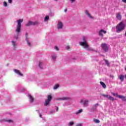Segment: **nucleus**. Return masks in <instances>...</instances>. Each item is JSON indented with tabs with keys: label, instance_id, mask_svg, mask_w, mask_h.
Masks as SVG:
<instances>
[{
	"label": "nucleus",
	"instance_id": "f257e3e1",
	"mask_svg": "<svg viewBox=\"0 0 126 126\" xmlns=\"http://www.w3.org/2000/svg\"><path fill=\"white\" fill-rule=\"evenodd\" d=\"M23 22V19H20L17 20V25L16 26L15 32L16 33H17V34L13 36V40H16V41H17V40L19 39V33H20V31H21V23Z\"/></svg>",
	"mask_w": 126,
	"mask_h": 126
},
{
	"label": "nucleus",
	"instance_id": "f03ea898",
	"mask_svg": "<svg viewBox=\"0 0 126 126\" xmlns=\"http://www.w3.org/2000/svg\"><path fill=\"white\" fill-rule=\"evenodd\" d=\"M80 46H82L84 49H86L87 51H92L94 50L91 47H89V45L87 44V37L83 36L82 41L79 42Z\"/></svg>",
	"mask_w": 126,
	"mask_h": 126
},
{
	"label": "nucleus",
	"instance_id": "7ed1b4c3",
	"mask_svg": "<svg viewBox=\"0 0 126 126\" xmlns=\"http://www.w3.org/2000/svg\"><path fill=\"white\" fill-rule=\"evenodd\" d=\"M126 27V24L124 22H121L118 24L116 28L117 33H121L122 31L125 30Z\"/></svg>",
	"mask_w": 126,
	"mask_h": 126
},
{
	"label": "nucleus",
	"instance_id": "20e7f679",
	"mask_svg": "<svg viewBox=\"0 0 126 126\" xmlns=\"http://www.w3.org/2000/svg\"><path fill=\"white\" fill-rule=\"evenodd\" d=\"M89 99L86 98H82L81 99L80 103L81 105H83V107H86L89 106Z\"/></svg>",
	"mask_w": 126,
	"mask_h": 126
},
{
	"label": "nucleus",
	"instance_id": "39448f33",
	"mask_svg": "<svg viewBox=\"0 0 126 126\" xmlns=\"http://www.w3.org/2000/svg\"><path fill=\"white\" fill-rule=\"evenodd\" d=\"M101 48L104 52H107L109 51V47L106 43H102L101 44Z\"/></svg>",
	"mask_w": 126,
	"mask_h": 126
},
{
	"label": "nucleus",
	"instance_id": "423d86ee",
	"mask_svg": "<svg viewBox=\"0 0 126 126\" xmlns=\"http://www.w3.org/2000/svg\"><path fill=\"white\" fill-rule=\"evenodd\" d=\"M39 24V22L35 21V22H32L31 21H29L28 23L26 25V26H31V25H37Z\"/></svg>",
	"mask_w": 126,
	"mask_h": 126
},
{
	"label": "nucleus",
	"instance_id": "0eeeda50",
	"mask_svg": "<svg viewBox=\"0 0 126 126\" xmlns=\"http://www.w3.org/2000/svg\"><path fill=\"white\" fill-rule=\"evenodd\" d=\"M51 100H52V95H48L47 100L45 101L44 103V105L48 106V105H50V102H51Z\"/></svg>",
	"mask_w": 126,
	"mask_h": 126
},
{
	"label": "nucleus",
	"instance_id": "6e6552de",
	"mask_svg": "<svg viewBox=\"0 0 126 126\" xmlns=\"http://www.w3.org/2000/svg\"><path fill=\"white\" fill-rule=\"evenodd\" d=\"M63 24L61 21H59L58 23L57 24V28H58V29L59 30H60L61 29H63Z\"/></svg>",
	"mask_w": 126,
	"mask_h": 126
},
{
	"label": "nucleus",
	"instance_id": "1a4fd4ad",
	"mask_svg": "<svg viewBox=\"0 0 126 126\" xmlns=\"http://www.w3.org/2000/svg\"><path fill=\"white\" fill-rule=\"evenodd\" d=\"M85 13L86 15H87L88 17L90 18V19H94V17L92 16V15H91V14H90V13H89L88 10H85Z\"/></svg>",
	"mask_w": 126,
	"mask_h": 126
},
{
	"label": "nucleus",
	"instance_id": "9d476101",
	"mask_svg": "<svg viewBox=\"0 0 126 126\" xmlns=\"http://www.w3.org/2000/svg\"><path fill=\"white\" fill-rule=\"evenodd\" d=\"M11 45L13 46L14 49H16L17 47V41L12 39L11 41Z\"/></svg>",
	"mask_w": 126,
	"mask_h": 126
},
{
	"label": "nucleus",
	"instance_id": "9b49d317",
	"mask_svg": "<svg viewBox=\"0 0 126 126\" xmlns=\"http://www.w3.org/2000/svg\"><path fill=\"white\" fill-rule=\"evenodd\" d=\"M14 72L16 73V74H18V75H20V76H23V74L21 73L20 72V71L19 70L15 69H14Z\"/></svg>",
	"mask_w": 126,
	"mask_h": 126
},
{
	"label": "nucleus",
	"instance_id": "f8f14e48",
	"mask_svg": "<svg viewBox=\"0 0 126 126\" xmlns=\"http://www.w3.org/2000/svg\"><path fill=\"white\" fill-rule=\"evenodd\" d=\"M103 34H106V33H107V31L103 30H101L99 32V36H100L101 37H103Z\"/></svg>",
	"mask_w": 126,
	"mask_h": 126
},
{
	"label": "nucleus",
	"instance_id": "ddd939ff",
	"mask_svg": "<svg viewBox=\"0 0 126 126\" xmlns=\"http://www.w3.org/2000/svg\"><path fill=\"white\" fill-rule=\"evenodd\" d=\"M116 18L118 19V20H122V15L121 14V13L118 12L116 14Z\"/></svg>",
	"mask_w": 126,
	"mask_h": 126
},
{
	"label": "nucleus",
	"instance_id": "4468645a",
	"mask_svg": "<svg viewBox=\"0 0 126 126\" xmlns=\"http://www.w3.org/2000/svg\"><path fill=\"white\" fill-rule=\"evenodd\" d=\"M57 100L61 101V100H69V97H59L58 98H57Z\"/></svg>",
	"mask_w": 126,
	"mask_h": 126
},
{
	"label": "nucleus",
	"instance_id": "2eb2a0df",
	"mask_svg": "<svg viewBox=\"0 0 126 126\" xmlns=\"http://www.w3.org/2000/svg\"><path fill=\"white\" fill-rule=\"evenodd\" d=\"M28 97L30 99V103H33V102H34V98H33V96H32V95H31V94H28Z\"/></svg>",
	"mask_w": 126,
	"mask_h": 126
},
{
	"label": "nucleus",
	"instance_id": "dca6fc26",
	"mask_svg": "<svg viewBox=\"0 0 126 126\" xmlns=\"http://www.w3.org/2000/svg\"><path fill=\"white\" fill-rule=\"evenodd\" d=\"M118 98H119V99H122V101H124V102H126V96L119 95L118 96Z\"/></svg>",
	"mask_w": 126,
	"mask_h": 126
},
{
	"label": "nucleus",
	"instance_id": "f3484780",
	"mask_svg": "<svg viewBox=\"0 0 126 126\" xmlns=\"http://www.w3.org/2000/svg\"><path fill=\"white\" fill-rule=\"evenodd\" d=\"M119 78L120 79V80L123 82L124 81V79L125 78V76L124 75H120L119 76Z\"/></svg>",
	"mask_w": 126,
	"mask_h": 126
},
{
	"label": "nucleus",
	"instance_id": "a211bd4d",
	"mask_svg": "<svg viewBox=\"0 0 126 126\" xmlns=\"http://www.w3.org/2000/svg\"><path fill=\"white\" fill-rule=\"evenodd\" d=\"M26 41H27L28 46H29V47H31V43H30L29 41H28V38H27V33L26 34Z\"/></svg>",
	"mask_w": 126,
	"mask_h": 126
},
{
	"label": "nucleus",
	"instance_id": "6ab92c4d",
	"mask_svg": "<svg viewBox=\"0 0 126 126\" xmlns=\"http://www.w3.org/2000/svg\"><path fill=\"white\" fill-rule=\"evenodd\" d=\"M99 106V103H96L93 106V110H96L97 109V107Z\"/></svg>",
	"mask_w": 126,
	"mask_h": 126
},
{
	"label": "nucleus",
	"instance_id": "aec40b11",
	"mask_svg": "<svg viewBox=\"0 0 126 126\" xmlns=\"http://www.w3.org/2000/svg\"><path fill=\"white\" fill-rule=\"evenodd\" d=\"M57 59V54H53L52 56V61H56Z\"/></svg>",
	"mask_w": 126,
	"mask_h": 126
},
{
	"label": "nucleus",
	"instance_id": "412c9836",
	"mask_svg": "<svg viewBox=\"0 0 126 126\" xmlns=\"http://www.w3.org/2000/svg\"><path fill=\"white\" fill-rule=\"evenodd\" d=\"M100 83L103 88H104V89H106V84H105V83L103 82H100Z\"/></svg>",
	"mask_w": 126,
	"mask_h": 126
},
{
	"label": "nucleus",
	"instance_id": "4be33fe9",
	"mask_svg": "<svg viewBox=\"0 0 126 126\" xmlns=\"http://www.w3.org/2000/svg\"><path fill=\"white\" fill-rule=\"evenodd\" d=\"M109 100H110V101H115V100H116V99H115V98H114L113 96L109 95Z\"/></svg>",
	"mask_w": 126,
	"mask_h": 126
},
{
	"label": "nucleus",
	"instance_id": "5701e85b",
	"mask_svg": "<svg viewBox=\"0 0 126 126\" xmlns=\"http://www.w3.org/2000/svg\"><path fill=\"white\" fill-rule=\"evenodd\" d=\"M83 111V110L82 109H80L75 113V114L78 115V114H81V113H82Z\"/></svg>",
	"mask_w": 126,
	"mask_h": 126
},
{
	"label": "nucleus",
	"instance_id": "b1692460",
	"mask_svg": "<svg viewBox=\"0 0 126 126\" xmlns=\"http://www.w3.org/2000/svg\"><path fill=\"white\" fill-rule=\"evenodd\" d=\"M94 123H95V124H99L100 123V120L98 119H94Z\"/></svg>",
	"mask_w": 126,
	"mask_h": 126
},
{
	"label": "nucleus",
	"instance_id": "393cba45",
	"mask_svg": "<svg viewBox=\"0 0 126 126\" xmlns=\"http://www.w3.org/2000/svg\"><path fill=\"white\" fill-rule=\"evenodd\" d=\"M42 64H43L42 62H39V66L40 68H41V69H43V66H42Z\"/></svg>",
	"mask_w": 126,
	"mask_h": 126
},
{
	"label": "nucleus",
	"instance_id": "a878e982",
	"mask_svg": "<svg viewBox=\"0 0 126 126\" xmlns=\"http://www.w3.org/2000/svg\"><path fill=\"white\" fill-rule=\"evenodd\" d=\"M73 125H74V122H70L68 124V126H72Z\"/></svg>",
	"mask_w": 126,
	"mask_h": 126
},
{
	"label": "nucleus",
	"instance_id": "bb28decb",
	"mask_svg": "<svg viewBox=\"0 0 126 126\" xmlns=\"http://www.w3.org/2000/svg\"><path fill=\"white\" fill-rule=\"evenodd\" d=\"M3 6H4V7H7V2H6V1H4L3 2Z\"/></svg>",
	"mask_w": 126,
	"mask_h": 126
},
{
	"label": "nucleus",
	"instance_id": "cd10ccee",
	"mask_svg": "<svg viewBox=\"0 0 126 126\" xmlns=\"http://www.w3.org/2000/svg\"><path fill=\"white\" fill-rule=\"evenodd\" d=\"M59 87H60V86L59 85H58V84L55 85L53 88V89L54 90H56L58 89V88Z\"/></svg>",
	"mask_w": 126,
	"mask_h": 126
},
{
	"label": "nucleus",
	"instance_id": "c85d7f7f",
	"mask_svg": "<svg viewBox=\"0 0 126 126\" xmlns=\"http://www.w3.org/2000/svg\"><path fill=\"white\" fill-rule=\"evenodd\" d=\"M106 64H107V66H110V63H109V61L108 60H104Z\"/></svg>",
	"mask_w": 126,
	"mask_h": 126
},
{
	"label": "nucleus",
	"instance_id": "c756f323",
	"mask_svg": "<svg viewBox=\"0 0 126 126\" xmlns=\"http://www.w3.org/2000/svg\"><path fill=\"white\" fill-rule=\"evenodd\" d=\"M49 20V16H46L45 17L44 21H48Z\"/></svg>",
	"mask_w": 126,
	"mask_h": 126
},
{
	"label": "nucleus",
	"instance_id": "7c9ffc66",
	"mask_svg": "<svg viewBox=\"0 0 126 126\" xmlns=\"http://www.w3.org/2000/svg\"><path fill=\"white\" fill-rule=\"evenodd\" d=\"M112 95H113V96H116V97H118L119 96H120V95L118 94H115L113 93H112Z\"/></svg>",
	"mask_w": 126,
	"mask_h": 126
},
{
	"label": "nucleus",
	"instance_id": "2f4dec72",
	"mask_svg": "<svg viewBox=\"0 0 126 126\" xmlns=\"http://www.w3.org/2000/svg\"><path fill=\"white\" fill-rule=\"evenodd\" d=\"M52 114H55V110H52L49 112L50 115H52Z\"/></svg>",
	"mask_w": 126,
	"mask_h": 126
},
{
	"label": "nucleus",
	"instance_id": "473e14b6",
	"mask_svg": "<svg viewBox=\"0 0 126 126\" xmlns=\"http://www.w3.org/2000/svg\"><path fill=\"white\" fill-rule=\"evenodd\" d=\"M7 123H13V121L11 120H7Z\"/></svg>",
	"mask_w": 126,
	"mask_h": 126
},
{
	"label": "nucleus",
	"instance_id": "72a5a7b5",
	"mask_svg": "<svg viewBox=\"0 0 126 126\" xmlns=\"http://www.w3.org/2000/svg\"><path fill=\"white\" fill-rule=\"evenodd\" d=\"M70 0L71 3H73V2H75V0Z\"/></svg>",
	"mask_w": 126,
	"mask_h": 126
},
{
	"label": "nucleus",
	"instance_id": "f704fd0d",
	"mask_svg": "<svg viewBox=\"0 0 126 126\" xmlns=\"http://www.w3.org/2000/svg\"><path fill=\"white\" fill-rule=\"evenodd\" d=\"M8 2L9 3H12V0H8Z\"/></svg>",
	"mask_w": 126,
	"mask_h": 126
},
{
	"label": "nucleus",
	"instance_id": "c9c22d12",
	"mask_svg": "<svg viewBox=\"0 0 126 126\" xmlns=\"http://www.w3.org/2000/svg\"><path fill=\"white\" fill-rule=\"evenodd\" d=\"M55 50H56V51H59V47H58V46H55Z\"/></svg>",
	"mask_w": 126,
	"mask_h": 126
},
{
	"label": "nucleus",
	"instance_id": "e433bc0d",
	"mask_svg": "<svg viewBox=\"0 0 126 126\" xmlns=\"http://www.w3.org/2000/svg\"><path fill=\"white\" fill-rule=\"evenodd\" d=\"M101 96H103V97H106L107 94H101Z\"/></svg>",
	"mask_w": 126,
	"mask_h": 126
},
{
	"label": "nucleus",
	"instance_id": "4c0bfd02",
	"mask_svg": "<svg viewBox=\"0 0 126 126\" xmlns=\"http://www.w3.org/2000/svg\"><path fill=\"white\" fill-rule=\"evenodd\" d=\"M109 97H110V95L107 94L106 96V98H107V99H109Z\"/></svg>",
	"mask_w": 126,
	"mask_h": 126
},
{
	"label": "nucleus",
	"instance_id": "58836bf2",
	"mask_svg": "<svg viewBox=\"0 0 126 126\" xmlns=\"http://www.w3.org/2000/svg\"><path fill=\"white\" fill-rule=\"evenodd\" d=\"M59 111V107H56V112H58Z\"/></svg>",
	"mask_w": 126,
	"mask_h": 126
},
{
	"label": "nucleus",
	"instance_id": "ea45409f",
	"mask_svg": "<svg viewBox=\"0 0 126 126\" xmlns=\"http://www.w3.org/2000/svg\"><path fill=\"white\" fill-rule=\"evenodd\" d=\"M123 2L126 3V0H122Z\"/></svg>",
	"mask_w": 126,
	"mask_h": 126
},
{
	"label": "nucleus",
	"instance_id": "a19ab883",
	"mask_svg": "<svg viewBox=\"0 0 126 126\" xmlns=\"http://www.w3.org/2000/svg\"><path fill=\"white\" fill-rule=\"evenodd\" d=\"M77 126H82V125H81V124H78Z\"/></svg>",
	"mask_w": 126,
	"mask_h": 126
},
{
	"label": "nucleus",
	"instance_id": "79ce46f5",
	"mask_svg": "<svg viewBox=\"0 0 126 126\" xmlns=\"http://www.w3.org/2000/svg\"><path fill=\"white\" fill-rule=\"evenodd\" d=\"M40 118H42V114L41 113L39 114Z\"/></svg>",
	"mask_w": 126,
	"mask_h": 126
},
{
	"label": "nucleus",
	"instance_id": "37998d69",
	"mask_svg": "<svg viewBox=\"0 0 126 126\" xmlns=\"http://www.w3.org/2000/svg\"><path fill=\"white\" fill-rule=\"evenodd\" d=\"M66 49L67 50H68V49H69V46H66Z\"/></svg>",
	"mask_w": 126,
	"mask_h": 126
},
{
	"label": "nucleus",
	"instance_id": "c03bdc74",
	"mask_svg": "<svg viewBox=\"0 0 126 126\" xmlns=\"http://www.w3.org/2000/svg\"><path fill=\"white\" fill-rule=\"evenodd\" d=\"M64 12H66V11H67V9H65L64 10Z\"/></svg>",
	"mask_w": 126,
	"mask_h": 126
},
{
	"label": "nucleus",
	"instance_id": "a18cd8bd",
	"mask_svg": "<svg viewBox=\"0 0 126 126\" xmlns=\"http://www.w3.org/2000/svg\"><path fill=\"white\" fill-rule=\"evenodd\" d=\"M59 0H54L55 1H58Z\"/></svg>",
	"mask_w": 126,
	"mask_h": 126
},
{
	"label": "nucleus",
	"instance_id": "49530a36",
	"mask_svg": "<svg viewBox=\"0 0 126 126\" xmlns=\"http://www.w3.org/2000/svg\"><path fill=\"white\" fill-rule=\"evenodd\" d=\"M125 70H126V67L125 68Z\"/></svg>",
	"mask_w": 126,
	"mask_h": 126
},
{
	"label": "nucleus",
	"instance_id": "de8ad7c7",
	"mask_svg": "<svg viewBox=\"0 0 126 126\" xmlns=\"http://www.w3.org/2000/svg\"><path fill=\"white\" fill-rule=\"evenodd\" d=\"M112 77H114V76H112Z\"/></svg>",
	"mask_w": 126,
	"mask_h": 126
}]
</instances>
